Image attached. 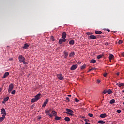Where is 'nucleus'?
I'll return each instance as SVG.
<instances>
[{
	"label": "nucleus",
	"instance_id": "864d4df0",
	"mask_svg": "<svg viewBox=\"0 0 124 124\" xmlns=\"http://www.w3.org/2000/svg\"><path fill=\"white\" fill-rule=\"evenodd\" d=\"M1 91H2V88H0V93L1 92Z\"/></svg>",
	"mask_w": 124,
	"mask_h": 124
},
{
	"label": "nucleus",
	"instance_id": "39448f33",
	"mask_svg": "<svg viewBox=\"0 0 124 124\" xmlns=\"http://www.w3.org/2000/svg\"><path fill=\"white\" fill-rule=\"evenodd\" d=\"M14 86L13 84L11 83L9 85L8 93H11V91L13 90Z\"/></svg>",
	"mask_w": 124,
	"mask_h": 124
},
{
	"label": "nucleus",
	"instance_id": "6e6552de",
	"mask_svg": "<svg viewBox=\"0 0 124 124\" xmlns=\"http://www.w3.org/2000/svg\"><path fill=\"white\" fill-rule=\"evenodd\" d=\"M78 66V65H77V64L72 65L70 69H71V70H75V69H76V68H77Z\"/></svg>",
	"mask_w": 124,
	"mask_h": 124
},
{
	"label": "nucleus",
	"instance_id": "37998d69",
	"mask_svg": "<svg viewBox=\"0 0 124 124\" xmlns=\"http://www.w3.org/2000/svg\"><path fill=\"white\" fill-rule=\"evenodd\" d=\"M122 111L121 110H117V113H118V114H120Z\"/></svg>",
	"mask_w": 124,
	"mask_h": 124
},
{
	"label": "nucleus",
	"instance_id": "7c9ffc66",
	"mask_svg": "<svg viewBox=\"0 0 124 124\" xmlns=\"http://www.w3.org/2000/svg\"><path fill=\"white\" fill-rule=\"evenodd\" d=\"M38 100H37L35 98L32 99L31 100V102L33 103V102H36V101H37Z\"/></svg>",
	"mask_w": 124,
	"mask_h": 124
},
{
	"label": "nucleus",
	"instance_id": "ddd939ff",
	"mask_svg": "<svg viewBox=\"0 0 124 124\" xmlns=\"http://www.w3.org/2000/svg\"><path fill=\"white\" fill-rule=\"evenodd\" d=\"M62 38L65 39L66 38V33L64 32L62 34Z\"/></svg>",
	"mask_w": 124,
	"mask_h": 124
},
{
	"label": "nucleus",
	"instance_id": "f257e3e1",
	"mask_svg": "<svg viewBox=\"0 0 124 124\" xmlns=\"http://www.w3.org/2000/svg\"><path fill=\"white\" fill-rule=\"evenodd\" d=\"M66 114H67L68 115H70V116H74V114L73 113H74L72 110L69 109V108H66Z\"/></svg>",
	"mask_w": 124,
	"mask_h": 124
},
{
	"label": "nucleus",
	"instance_id": "a211bd4d",
	"mask_svg": "<svg viewBox=\"0 0 124 124\" xmlns=\"http://www.w3.org/2000/svg\"><path fill=\"white\" fill-rule=\"evenodd\" d=\"M75 55V53H74V52H71L69 55V57L70 58H73Z\"/></svg>",
	"mask_w": 124,
	"mask_h": 124
},
{
	"label": "nucleus",
	"instance_id": "2eb2a0df",
	"mask_svg": "<svg viewBox=\"0 0 124 124\" xmlns=\"http://www.w3.org/2000/svg\"><path fill=\"white\" fill-rule=\"evenodd\" d=\"M41 95V94L39 93L35 96V98H36V99L37 100H39V99H40V96Z\"/></svg>",
	"mask_w": 124,
	"mask_h": 124
},
{
	"label": "nucleus",
	"instance_id": "58836bf2",
	"mask_svg": "<svg viewBox=\"0 0 124 124\" xmlns=\"http://www.w3.org/2000/svg\"><path fill=\"white\" fill-rule=\"evenodd\" d=\"M118 43H119V44H122L123 43V41L120 40L119 41V42H118Z\"/></svg>",
	"mask_w": 124,
	"mask_h": 124
},
{
	"label": "nucleus",
	"instance_id": "7ed1b4c3",
	"mask_svg": "<svg viewBox=\"0 0 124 124\" xmlns=\"http://www.w3.org/2000/svg\"><path fill=\"white\" fill-rule=\"evenodd\" d=\"M18 60L20 62H23L26 60V58H25V57L23 56L22 55H19L18 56Z\"/></svg>",
	"mask_w": 124,
	"mask_h": 124
},
{
	"label": "nucleus",
	"instance_id": "f704fd0d",
	"mask_svg": "<svg viewBox=\"0 0 124 124\" xmlns=\"http://www.w3.org/2000/svg\"><path fill=\"white\" fill-rule=\"evenodd\" d=\"M8 99H9V97H7L6 98H4V100H5V101H8Z\"/></svg>",
	"mask_w": 124,
	"mask_h": 124
},
{
	"label": "nucleus",
	"instance_id": "4468645a",
	"mask_svg": "<svg viewBox=\"0 0 124 124\" xmlns=\"http://www.w3.org/2000/svg\"><path fill=\"white\" fill-rule=\"evenodd\" d=\"M117 86H118L119 88H121V87H124V83H118L116 84Z\"/></svg>",
	"mask_w": 124,
	"mask_h": 124
},
{
	"label": "nucleus",
	"instance_id": "473e14b6",
	"mask_svg": "<svg viewBox=\"0 0 124 124\" xmlns=\"http://www.w3.org/2000/svg\"><path fill=\"white\" fill-rule=\"evenodd\" d=\"M86 68V65H83L81 66V69H85Z\"/></svg>",
	"mask_w": 124,
	"mask_h": 124
},
{
	"label": "nucleus",
	"instance_id": "412c9836",
	"mask_svg": "<svg viewBox=\"0 0 124 124\" xmlns=\"http://www.w3.org/2000/svg\"><path fill=\"white\" fill-rule=\"evenodd\" d=\"M4 119H5V116L2 115V117L0 118V122H2Z\"/></svg>",
	"mask_w": 124,
	"mask_h": 124
},
{
	"label": "nucleus",
	"instance_id": "e2e57ef3",
	"mask_svg": "<svg viewBox=\"0 0 124 124\" xmlns=\"http://www.w3.org/2000/svg\"><path fill=\"white\" fill-rule=\"evenodd\" d=\"M82 118H85V117H82Z\"/></svg>",
	"mask_w": 124,
	"mask_h": 124
},
{
	"label": "nucleus",
	"instance_id": "de8ad7c7",
	"mask_svg": "<svg viewBox=\"0 0 124 124\" xmlns=\"http://www.w3.org/2000/svg\"><path fill=\"white\" fill-rule=\"evenodd\" d=\"M100 80H99V79H98V80H97V82L98 83V84H99V83H100Z\"/></svg>",
	"mask_w": 124,
	"mask_h": 124
},
{
	"label": "nucleus",
	"instance_id": "0eeeda50",
	"mask_svg": "<svg viewBox=\"0 0 124 124\" xmlns=\"http://www.w3.org/2000/svg\"><path fill=\"white\" fill-rule=\"evenodd\" d=\"M88 39L91 40V39H96V36L94 35H90L88 37Z\"/></svg>",
	"mask_w": 124,
	"mask_h": 124
},
{
	"label": "nucleus",
	"instance_id": "680f3d73",
	"mask_svg": "<svg viewBox=\"0 0 124 124\" xmlns=\"http://www.w3.org/2000/svg\"><path fill=\"white\" fill-rule=\"evenodd\" d=\"M123 104H124V102H123Z\"/></svg>",
	"mask_w": 124,
	"mask_h": 124
},
{
	"label": "nucleus",
	"instance_id": "49530a36",
	"mask_svg": "<svg viewBox=\"0 0 124 124\" xmlns=\"http://www.w3.org/2000/svg\"><path fill=\"white\" fill-rule=\"evenodd\" d=\"M121 55L122 57H124V52H122L121 53Z\"/></svg>",
	"mask_w": 124,
	"mask_h": 124
},
{
	"label": "nucleus",
	"instance_id": "f8f14e48",
	"mask_svg": "<svg viewBox=\"0 0 124 124\" xmlns=\"http://www.w3.org/2000/svg\"><path fill=\"white\" fill-rule=\"evenodd\" d=\"M9 75V73L8 72H6L4 73L3 76L2 77V79H4V78H6V77H7Z\"/></svg>",
	"mask_w": 124,
	"mask_h": 124
},
{
	"label": "nucleus",
	"instance_id": "aec40b11",
	"mask_svg": "<svg viewBox=\"0 0 124 124\" xmlns=\"http://www.w3.org/2000/svg\"><path fill=\"white\" fill-rule=\"evenodd\" d=\"M107 92L108 94H112V93H113V91L111 90V89H108L107 90Z\"/></svg>",
	"mask_w": 124,
	"mask_h": 124
},
{
	"label": "nucleus",
	"instance_id": "09e8293b",
	"mask_svg": "<svg viewBox=\"0 0 124 124\" xmlns=\"http://www.w3.org/2000/svg\"><path fill=\"white\" fill-rule=\"evenodd\" d=\"M107 31H108V32H110V30L109 29H107L106 30Z\"/></svg>",
	"mask_w": 124,
	"mask_h": 124
},
{
	"label": "nucleus",
	"instance_id": "79ce46f5",
	"mask_svg": "<svg viewBox=\"0 0 124 124\" xmlns=\"http://www.w3.org/2000/svg\"><path fill=\"white\" fill-rule=\"evenodd\" d=\"M22 62H23V64H25V65L28 64V63H27V62H25V61Z\"/></svg>",
	"mask_w": 124,
	"mask_h": 124
},
{
	"label": "nucleus",
	"instance_id": "6e6d98bb",
	"mask_svg": "<svg viewBox=\"0 0 124 124\" xmlns=\"http://www.w3.org/2000/svg\"><path fill=\"white\" fill-rule=\"evenodd\" d=\"M117 75H120V73L119 72H118V73H117Z\"/></svg>",
	"mask_w": 124,
	"mask_h": 124
},
{
	"label": "nucleus",
	"instance_id": "a18cd8bd",
	"mask_svg": "<svg viewBox=\"0 0 124 124\" xmlns=\"http://www.w3.org/2000/svg\"><path fill=\"white\" fill-rule=\"evenodd\" d=\"M103 76H104V77H106V76H107V73L104 74Z\"/></svg>",
	"mask_w": 124,
	"mask_h": 124
},
{
	"label": "nucleus",
	"instance_id": "bf43d9fd",
	"mask_svg": "<svg viewBox=\"0 0 124 124\" xmlns=\"http://www.w3.org/2000/svg\"><path fill=\"white\" fill-rule=\"evenodd\" d=\"M40 119H41V117L38 118L39 120H40Z\"/></svg>",
	"mask_w": 124,
	"mask_h": 124
},
{
	"label": "nucleus",
	"instance_id": "603ef678",
	"mask_svg": "<svg viewBox=\"0 0 124 124\" xmlns=\"http://www.w3.org/2000/svg\"><path fill=\"white\" fill-rule=\"evenodd\" d=\"M9 61H13V58H9Z\"/></svg>",
	"mask_w": 124,
	"mask_h": 124
},
{
	"label": "nucleus",
	"instance_id": "dca6fc26",
	"mask_svg": "<svg viewBox=\"0 0 124 124\" xmlns=\"http://www.w3.org/2000/svg\"><path fill=\"white\" fill-rule=\"evenodd\" d=\"M100 118H106V117H107V115L105 113H103V114H100Z\"/></svg>",
	"mask_w": 124,
	"mask_h": 124
},
{
	"label": "nucleus",
	"instance_id": "9d476101",
	"mask_svg": "<svg viewBox=\"0 0 124 124\" xmlns=\"http://www.w3.org/2000/svg\"><path fill=\"white\" fill-rule=\"evenodd\" d=\"M49 101V100L47 99L46 100V101L44 102V104L42 105V107H45L46 105L48 104V102Z\"/></svg>",
	"mask_w": 124,
	"mask_h": 124
},
{
	"label": "nucleus",
	"instance_id": "052dcab7",
	"mask_svg": "<svg viewBox=\"0 0 124 124\" xmlns=\"http://www.w3.org/2000/svg\"><path fill=\"white\" fill-rule=\"evenodd\" d=\"M122 93H124V90H123V91H122Z\"/></svg>",
	"mask_w": 124,
	"mask_h": 124
},
{
	"label": "nucleus",
	"instance_id": "3c124183",
	"mask_svg": "<svg viewBox=\"0 0 124 124\" xmlns=\"http://www.w3.org/2000/svg\"><path fill=\"white\" fill-rule=\"evenodd\" d=\"M84 121H85V122H89V119H85V120H84Z\"/></svg>",
	"mask_w": 124,
	"mask_h": 124
},
{
	"label": "nucleus",
	"instance_id": "ea45409f",
	"mask_svg": "<svg viewBox=\"0 0 124 124\" xmlns=\"http://www.w3.org/2000/svg\"><path fill=\"white\" fill-rule=\"evenodd\" d=\"M103 93L104 94H106V93H108L107 91H104Z\"/></svg>",
	"mask_w": 124,
	"mask_h": 124
},
{
	"label": "nucleus",
	"instance_id": "13d9d810",
	"mask_svg": "<svg viewBox=\"0 0 124 124\" xmlns=\"http://www.w3.org/2000/svg\"><path fill=\"white\" fill-rule=\"evenodd\" d=\"M106 45H108V43H106Z\"/></svg>",
	"mask_w": 124,
	"mask_h": 124
},
{
	"label": "nucleus",
	"instance_id": "6ab92c4d",
	"mask_svg": "<svg viewBox=\"0 0 124 124\" xmlns=\"http://www.w3.org/2000/svg\"><path fill=\"white\" fill-rule=\"evenodd\" d=\"M64 54L65 55L64 59H66V58H67V57L68 56V52L66 51H64Z\"/></svg>",
	"mask_w": 124,
	"mask_h": 124
},
{
	"label": "nucleus",
	"instance_id": "f03ea898",
	"mask_svg": "<svg viewBox=\"0 0 124 124\" xmlns=\"http://www.w3.org/2000/svg\"><path fill=\"white\" fill-rule=\"evenodd\" d=\"M50 118H52V117H56L57 116V113L55 111H52L51 114H47Z\"/></svg>",
	"mask_w": 124,
	"mask_h": 124
},
{
	"label": "nucleus",
	"instance_id": "5701e85b",
	"mask_svg": "<svg viewBox=\"0 0 124 124\" xmlns=\"http://www.w3.org/2000/svg\"><path fill=\"white\" fill-rule=\"evenodd\" d=\"M96 62V61L94 59H92L90 62V63H95Z\"/></svg>",
	"mask_w": 124,
	"mask_h": 124
},
{
	"label": "nucleus",
	"instance_id": "f3484780",
	"mask_svg": "<svg viewBox=\"0 0 124 124\" xmlns=\"http://www.w3.org/2000/svg\"><path fill=\"white\" fill-rule=\"evenodd\" d=\"M50 112H51V109H50L49 110L46 109L45 111V113L46 114V116H49V115H48V114H51V113H50Z\"/></svg>",
	"mask_w": 124,
	"mask_h": 124
},
{
	"label": "nucleus",
	"instance_id": "4d7b16f0",
	"mask_svg": "<svg viewBox=\"0 0 124 124\" xmlns=\"http://www.w3.org/2000/svg\"><path fill=\"white\" fill-rule=\"evenodd\" d=\"M68 96L69 97H70L71 96V95H68Z\"/></svg>",
	"mask_w": 124,
	"mask_h": 124
},
{
	"label": "nucleus",
	"instance_id": "c9c22d12",
	"mask_svg": "<svg viewBox=\"0 0 124 124\" xmlns=\"http://www.w3.org/2000/svg\"><path fill=\"white\" fill-rule=\"evenodd\" d=\"M50 39L52 41H55V38H54V37L53 36H51L50 37Z\"/></svg>",
	"mask_w": 124,
	"mask_h": 124
},
{
	"label": "nucleus",
	"instance_id": "c756f323",
	"mask_svg": "<svg viewBox=\"0 0 124 124\" xmlns=\"http://www.w3.org/2000/svg\"><path fill=\"white\" fill-rule=\"evenodd\" d=\"M102 57H103V55H99L97 56V59H101V58H102Z\"/></svg>",
	"mask_w": 124,
	"mask_h": 124
},
{
	"label": "nucleus",
	"instance_id": "5fc2aeb1",
	"mask_svg": "<svg viewBox=\"0 0 124 124\" xmlns=\"http://www.w3.org/2000/svg\"><path fill=\"white\" fill-rule=\"evenodd\" d=\"M78 63V64H81V63H82V62H79Z\"/></svg>",
	"mask_w": 124,
	"mask_h": 124
},
{
	"label": "nucleus",
	"instance_id": "b1692460",
	"mask_svg": "<svg viewBox=\"0 0 124 124\" xmlns=\"http://www.w3.org/2000/svg\"><path fill=\"white\" fill-rule=\"evenodd\" d=\"M61 119H62L61 117H59L57 116V115L55 117V120H56V121H60V120H61Z\"/></svg>",
	"mask_w": 124,
	"mask_h": 124
},
{
	"label": "nucleus",
	"instance_id": "e433bc0d",
	"mask_svg": "<svg viewBox=\"0 0 124 124\" xmlns=\"http://www.w3.org/2000/svg\"><path fill=\"white\" fill-rule=\"evenodd\" d=\"M66 102H69V101H70L69 98L66 97Z\"/></svg>",
	"mask_w": 124,
	"mask_h": 124
},
{
	"label": "nucleus",
	"instance_id": "393cba45",
	"mask_svg": "<svg viewBox=\"0 0 124 124\" xmlns=\"http://www.w3.org/2000/svg\"><path fill=\"white\" fill-rule=\"evenodd\" d=\"M64 120L66 121V122H69L70 121V118L68 117H66L64 118Z\"/></svg>",
	"mask_w": 124,
	"mask_h": 124
},
{
	"label": "nucleus",
	"instance_id": "9b49d317",
	"mask_svg": "<svg viewBox=\"0 0 124 124\" xmlns=\"http://www.w3.org/2000/svg\"><path fill=\"white\" fill-rule=\"evenodd\" d=\"M22 48L25 50L28 49L29 48V44H28V43H25Z\"/></svg>",
	"mask_w": 124,
	"mask_h": 124
},
{
	"label": "nucleus",
	"instance_id": "423d86ee",
	"mask_svg": "<svg viewBox=\"0 0 124 124\" xmlns=\"http://www.w3.org/2000/svg\"><path fill=\"white\" fill-rule=\"evenodd\" d=\"M1 112L3 116H6V112L5 111V109H4V108H1Z\"/></svg>",
	"mask_w": 124,
	"mask_h": 124
},
{
	"label": "nucleus",
	"instance_id": "cd10ccee",
	"mask_svg": "<svg viewBox=\"0 0 124 124\" xmlns=\"http://www.w3.org/2000/svg\"><path fill=\"white\" fill-rule=\"evenodd\" d=\"M115 99H112V100H111L110 101L109 103H110V104H113V103H115Z\"/></svg>",
	"mask_w": 124,
	"mask_h": 124
},
{
	"label": "nucleus",
	"instance_id": "c03bdc74",
	"mask_svg": "<svg viewBox=\"0 0 124 124\" xmlns=\"http://www.w3.org/2000/svg\"><path fill=\"white\" fill-rule=\"evenodd\" d=\"M75 100L76 102H79V100H78V99H77V98H75Z\"/></svg>",
	"mask_w": 124,
	"mask_h": 124
},
{
	"label": "nucleus",
	"instance_id": "a19ab883",
	"mask_svg": "<svg viewBox=\"0 0 124 124\" xmlns=\"http://www.w3.org/2000/svg\"><path fill=\"white\" fill-rule=\"evenodd\" d=\"M94 69H95L94 68H92L89 70V72L92 71V70H94Z\"/></svg>",
	"mask_w": 124,
	"mask_h": 124
},
{
	"label": "nucleus",
	"instance_id": "4c0bfd02",
	"mask_svg": "<svg viewBox=\"0 0 124 124\" xmlns=\"http://www.w3.org/2000/svg\"><path fill=\"white\" fill-rule=\"evenodd\" d=\"M87 35H92V34H93L92 33H90V32H87L86 33Z\"/></svg>",
	"mask_w": 124,
	"mask_h": 124
},
{
	"label": "nucleus",
	"instance_id": "8fccbe9b",
	"mask_svg": "<svg viewBox=\"0 0 124 124\" xmlns=\"http://www.w3.org/2000/svg\"><path fill=\"white\" fill-rule=\"evenodd\" d=\"M6 102V101H5V100H4L2 101V103H3V104H5Z\"/></svg>",
	"mask_w": 124,
	"mask_h": 124
},
{
	"label": "nucleus",
	"instance_id": "4be33fe9",
	"mask_svg": "<svg viewBox=\"0 0 124 124\" xmlns=\"http://www.w3.org/2000/svg\"><path fill=\"white\" fill-rule=\"evenodd\" d=\"M114 58V55L113 54H110L109 56V60L111 61V60H113Z\"/></svg>",
	"mask_w": 124,
	"mask_h": 124
},
{
	"label": "nucleus",
	"instance_id": "a878e982",
	"mask_svg": "<svg viewBox=\"0 0 124 124\" xmlns=\"http://www.w3.org/2000/svg\"><path fill=\"white\" fill-rule=\"evenodd\" d=\"M95 33L96 34H101V33H102V32H101V31H96L95 32Z\"/></svg>",
	"mask_w": 124,
	"mask_h": 124
},
{
	"label": "nucleus",
	"instance_id": "bb28decb",
	"mask_svg": "<svg viewBox=\"0 0 124 124\" xmlns=\"http://www.w3.org/2000/svg\"><path fill=\"white\" fill-rule=\"evenodd\" d=\"M69 44L71 45H73L74 44V40H72L69 41Z\"/></svg>",
	"mask_w": 124,
	"mask_h": 124
},
{
	"label": "nucleus",
	"instance_id": "20e7f679",
	"mask_svg": "<svg viewBox=\"0 0 124 124\" xmlns=\"http://www.w3.org/2000/svg\"><path fill=\"white\" fill-rule=\"evenodd\" d=\"M57 78L60 80H63V79H64V78H63L62 74H57Z\"/></svg>",
	"mask_w": 124,
	"mask_h": 124
},
{
	"label": "nucleus",
	"instance_id": "72a5a7b5",
	"mask_svg": "<svg viewBox=\"0 0 124 124\" xmlns=\"http://www.w3.org/2000/svg\"><path fill=\"white\" fill-rule=\"evenodd\" d=\"M88 116H89V117H90L91 118H93V114H91V113H89Z\"/></svg>",
	"mask_w": 124,
	"mask_h": 124
},
{
	"label": "nucleus",
	"instance_id": "c85d7f7f",
	"mask_svg": "<svg viewBox=\"0 0 124 124\" xmlns=\"http://www.w3.org/2000/svg\"><path fill=\"white\" fill-rule=\"evenodd\" d=\"M98 123L99 124H105V122L102 121V120H100L98 121Z\"/></svg>",
	"mask_w": 124,
	"mask_h": 124
},
{
	"label": "nucleus",
	"instance_id": "1a4fd4ad",
	"mask_svg": "<svg viewBox=\"0 0 124 124\" xmlns=\"http://www.w3.org/2000/svg\"><path fill=\"white\" fill-rule=\"evenodd\" d=\"M66 41V39H60L59 40V44H62V42H65Z\"/></svg>",
	"mask_w": 124,
	"mask_h": 124
},
{
	"label": "nucleus",
	"instance_id": "2f4dec72",
	"mask_svg": "<svg viewBox=\"0 0 124 124\" xmlns=\"http://www.w3.org/2000/svg\"><path fill=\"white\" fill-rule=\"evenodd\" d=\"M15 93H16V90H14L11 92V94H15Z\"/></svg>",
	"mask_w": 124,
	"mask_h": 124
}]
</instances>
